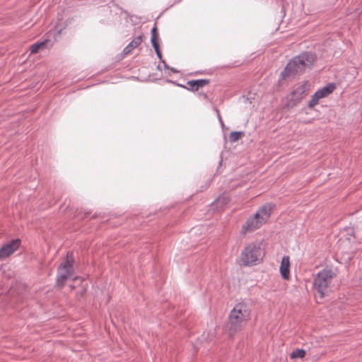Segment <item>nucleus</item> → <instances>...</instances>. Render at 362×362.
<instances>
[{
  "mask_svg": "<svg viewBox=\"0 0 362 362\" xmlns=\"http://www.w3.org/2000/svg\"><path fill=\"white\" fill-rule=\"evenodd\" d=\"M250 314L251 305L249 303L243 301L235 304L228 316V327L230 337L241 330L250 319Z\"/></svg>",
  "mask_w": 362,
  "mask_h": 362,
  "instance_id": "f257e3e1",
  "label": "nucleus"
},
{
  "mask_svg": "<svg viewBox=\"0 0 362 362\" xmlns=\"http://www.w3.org/2000/svg\"><path fill=\"white\" fill-rule=\"evenodd\" d=\"M315 59V55L312 52H302L288 62L281 73V78L284 80L288 77L303 73L307 68H310Z\"/></svg>",
  "mask_w": 362,
  "mask_h": 362,
  "instance_id": "f03ea898",
  "label": "nucleus"
},
{
  "mask_svg": "<svg viewBox=\"0 0 362 362\" xmlns=\"http://www.w3.org/2000/svg\"><path fill=\"white\" fill-rule=\"evenodd\" d=\"M274 205L265 204L258 209L256 213L247 218L241 228V233L245 235L259 228L271 216Z\"/></svg>",
  "mask_w": 362,
  "mask_h": 362,
  "instance_id": "7ed1b4c3",
  "label": "nucleus"
},
{
  "mask_svg": "<svg viewBox=\"0 0 362 362\" xmlns=\"http://www.w3.org/2000/svg\"><path fill=\"white\" fill-rule=\"evenodd\" d=\"M264 256L263 250L259 243H249L243 250L240 260L243 266H250L259 264Z\"/></svg>",
  "mask_w": 362,
  "mask_h": 362,
  "instance_id": "20e7f679",
  "label": "nucleus"
},
{
  "mask_svg": "<svg viewBox=\"0 0 362 362\" xmlns=\"http://www.w3.org/2000/svg\"><path fill=\"white\" fill-rule=\"evenodd\" d=\"M333 272L331 269H322L319 272L313 281V286L316 288L320 297L325 295L328 285L331 282Z\"/></svg>",
  "mask_w": 362,
  "mask_h": 362,
  "instance_id": "39448f33",
  "label": "nucleus"
},
{
  "mask_svg": "<svg viewBox=\"0 0 362 362\" xmlns=\"http://www.w3.org/2000/svg\"><path fill=\"white\" fill-rule=\"evenodd\" d=\"M336 86L333 83H329L325 86L318 89L312 96L308 101V107L313 109L317 105L320 99L325 98L330 95L335 89Z\"/></svg>",
  "mask_w": 362,
  "mask_h": 362,
  "instance_id": "423d86ee",
  "label": "nucleus"
},
{
  "mask_svg": "<svg viewBox=\"0 0 362 362\" xmlns=\"http://www.w3.org/2000/svg\"><path fill=\"white\" fill-rule=\"evenodd\" d=\"M309 88L310 84L308 81H303L298 84V86L291 92L289 105L293 107L300 103L304 98L306 92L308 91Z\"/></svg>",
  "mask_w": 362,
  "mask_h": 362,
  "instance_id": "0eeeda50",
  "label": "nucleus"
},
{
  "mask_svg": "<svg viewBox=\"0 0 362 362\" xmlns=\"http://www.w3.org/2000/svg\"><path fill=\"white\" fill-rule=\"evenodd\" d=\"M21 245L20 239H13L0 248V259H4L16 251Z\"/></svg>",
  "mask_w": 362,
  "mask_h": 362,
  "instance_id": "6e6552de",
  "label": "nucleus"
},
{
  "mask_svg": "<svg viewBox=\"0 0 362 362\" xmlns=\"http://www.w3.org/2000/svg\"><path fill=\"white\" fill-rule=\"evenodd\" d=\"M230 202V197L226 193L219 195L214 202L211 204V210L218 211L223 210Z\"/></svg>",
  "mask_w": 362,
  "mask_h": 362,
  "instance_id": "1a4fd4ad",
  "label": "nucleus"
},
{
  "mask_svg": "<svg viewBox=\"0 0 362 362\" xmlns=\"http://www.w3.org/2000/svg\"><path fill=\"white\" fill-rule=\"evenodd\" d=\"M74 257L72 252H68L66 259L59 264V267L74 274Z\"/></svg>",
  "mask_w": 362,
  "mask_h": 362,
  "instance_id": "9d476101",
  "label": "nucleus"
},
{
  "mask_svg": "<svg viewBox=\"0 0 362 362\" xmlns=\"http://www.w3.org/2000/svg\"><path fill=\"white\" fill-rule=\"evenodd\" d=\"M73 274L59 266L57 269V284L62 287L66 281L71 277Z\"/></svg>",
  "mask_w": 362,
  "mask_h": 362,
  "instance_id": "9b49d317",
  "label": "nucleus"
},
{
  "mask_svg": "<svg viewBox=\"0 0 362 362\" xmlns=\"http://www.w3.org/2000/svg\"><path fill=\"white\" fill-rule=\"evenodd\" d=\"M142 35L134 38L123 49L122 54L127 55L132 52L133 49L139 47L142 42Z\"/></svg>",
  "mask_w": 362,
  "mask_h": 362,
  "instance_id": "f8f14e48",
  "label": "nucleus"
},
{
  "mask_svg": "<svg viewBox=\"0 0 362 362\" xmlns=\"http://www.w3.org/2000/svg\"><path fill=\"white\" fill-rule=\"evenodd\" d=\"M209 83L208 79H197V80H192L187 81V85L189 87L187 88V90L191 91H196L199 88L207 85Z\"/></svg>",
  "mask_w": 362,
  "mask_h": 362,
  "instance_id": "ddd939ff",
  "label": "nucleus"
},
{
  "mask_svg": "<svg viewBox=\"0 0 362 362\" xmlns=\"http://www.w3.org/2000/svg\"><path fill=\"white\" fill-rule=\"evenodd\" d=\"M289 257L285 256L282 258L280 265V273L283 279H288L289 277Z\"/></svg>",
  "mask_w": 362,
  "mask_h": 362,
  "instance_id": "4468645a",
  "label": "nucleus"
},
{
  "mask_svg": "<svg viewBox=\"0 0 362 362\" xmlns=\"http://www.w3.org/2000/svg\"><path fill=\"white\" fill-rule=\"evenodd\" d=\"M48 44L52 45L51 41L49 40H45L41 42H37L30 46V52L37 53L40 50L46 48Z\"/></svg>",
  "mask_w": 362,
  "mask_h": 362,
  "instance_id": "2eb2a0df",
  "label": "nucleus"
},
{
  "mask_svg": "<svg viewBox=\"0 0 362 362\" xmlns=\"http://www.w3.org/2000/svg\"><path fill=\"white\" fill-rule=\"evenodd\" d=\"M305 350L303 349H296L291 354V358H303L305 356Z\"/></svg>",
  "mask_w": 362,
  "mask_h": 362,
  "instance_id": "dca6fc26",
  "label": "nucleus"
},
{
  "mask_svg": "<svg viewBox=\"0 0 362 362\" xmlns=\"http://www.w3.org/2000/svg\"><path fill=\"white\" fill-rule=\"evenodd\" d=\"M243 135V132H232L229 135L230 141L233 143L239 140L241 136Z\"/></svg>",
  "mask_w": 362,
  "mask_h": 362,
  "instance_id": "f3484780",
  "label": "nucleus"
},
{
  "mask_svg": "<svg viewBox=\"0 0 362 362\" xmlns=\"http://www.w3.org/2000/svg\"><path fill=\"white\" fill-rule=\"evenodd\" d=\"M151 42L152 45L158 43V33H157V28L156 26L154 25L153 28L151 29Z\"/></svg>",
  "mask_w": 362,
  "mask_h": 362,
  "instance_id": "a211bd4d",
  "label": "nucleus"
},
{
  "mask_svg": "<svg viewBox=\"0 0 362 362\" xmlns=\"http://www.w3.org/2000/svg\"><path fill=\"white\" fill-rule=\"evenodd\" d=\"M152 46H153V49H154V50H155V52H156V54L157 57H158V59L160 60V62H161L162 60H163V58H162L161 52H160V49H159V45H158V43H156V44H154V43H153V45H152Z\"/></svg>",
  "mask_w": 362,
  "mask_h": 362,
  "instance_id": "6ab92c4d",
  "label": "nucleus"
},
{
  "mask_svg": "<svg viewBox=\"0 0 362 362\" xmlns=\"http://www.w3.org/2000/svg\"><path fill=\"white\" fill-rule=\"evenodd\" d=\"M166 81H167V82H168V83H173V84H175V85H176V86H177L185 88H186V89H187V87H185V86H183V85H182V84H180V83H176L175 81H172V80H169V79H168Z\"/></svg>",
  "mask_w": 362,
  "mask_h": 362,
  "instance_id": "aec40b11",
  "label": "nucleus"
},
{
  "mask_svg": "<svg viewBox=\"0 0 362 362\" xmlns=\"http://www.w3.org/2000/svg\"><path fill=\"white\" fill-rule=\"evenodd\" d=\"M216 111L217 115H218V117L219 122H220L221 125L222 127H223V126H224V124H223V120H222V119H221V115H220V114H219V112H218V110L217 109H216Z\"/></svg>",
  "mask_w": 362,
  "mask_h": 362,
  "instance_id": "412c9836",
  "label": "nucleus"
},
{
  "mask_svg": "<svg viewBox=\"0 0 362 362\" xmlns=\"http://www.w3.org/2000/svg\"><path fill=\"white\" fill-rule=\"evenodd\" d=\"M62 29L58 30L56 33H53L54 40H57V37L61 34Z\"/></svg>",
  "mask_w": 362,
  "mask_h": 362,
  "instance_id": "4be33fe9",
  "label": "nucleus"
},
{
  "mask_svg": "<svg viewBox=\"0 0 362 362\" xmlns=\"http://www.w3.org/2000/svg\"><path fill=\"white\" fill-rule=\"evenodd\" d=\"M161 62L163 63V67L165 69H167V70H169L170 69V66L167 64V63L165 62V61L164 60H162Z\"/></svg>",
  "mask_w": 362,
  "mask_h": 362,
  "instance_id": "5701e85b",
  "label": "nucleus"
},
{
  "mask_svg": "<svg viewBox=\"0 0 362 362\" xmlns=\"http://www.w3.org/2000/svg\"><path fill=\"white\" fill-rule=\"evenodd\" d=\"M171 72L173 73H178L179 71L175 69V68H173V67H170V69H169Z\"/></svg>",
  "mask_w": 362,
  "mask_h": 362,
  "instance_id": "b1692460",
  "label": "nucleus"
},
{
  "mask_svg": "<svg viewBox=\"0 0 362 362\" xmlns=\"http://www.w3.org/2000/svg\"><path fill=\"white\" fill-rule=\"evenodd\" d=\"M358 228V229L362 230V221L361 222V223Z\"/></svg>",
  "mask_w": 362,
  "mask_h": 362,
  "instance_id": "393cba45",
  "label": "nucleus"
},
{
  "mask_svg": "<svg viewBox=\"0 0 362 362\" xmlns=\"http://www.w3.org/2000/svg\"><path fill=\"white\" fill-rule=\"evenodd\" d=\"M181 1H182V0H177V1H175L174 4H178V3L181 2Z\"/></svg>",
  "mask_w": 362,
  "mask_h": 362,
  "instance_id": "a878e982",
  "label": "nucleus"
},
{
  "mask_svg": "<svg viewBox=\"0 0 362 362\" xmlns=\"http://www.w3.org/2000/svg\"><path fill=\"white\" fill-rule=\"evenodd\" d=\"M157 69H160V65H158V66H157Z\"/></svg>",
  "mask_w": 362,
  "mask_h": 362,
  "instance_id": "bb28decb",
  "label": "nucleus"
}]
</instances>
